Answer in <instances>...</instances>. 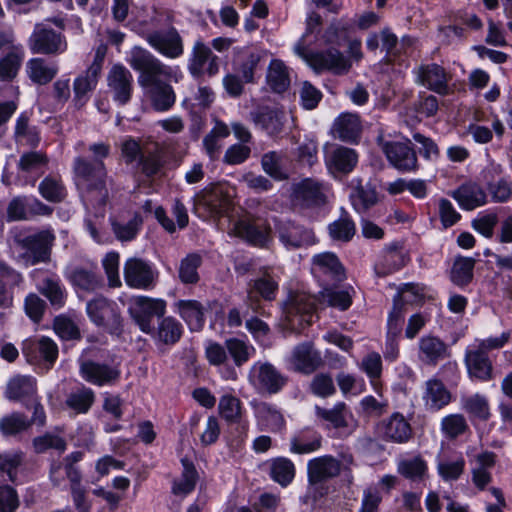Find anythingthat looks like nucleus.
Segmentation results:
<instances>
[{
    "instance_id": "nucleus-22",
    "label": "nucleus",
    "mask_w": 512,
    "mask_h": 512,
    "mask_svg": "<svg viewBox=\"0 0 512 512\" xmlns=\"http://www.w3.org/2000/svg\"><path fill=\"white\" fill-rule=\"evenodd\" d=\"M293 197L307 208H319L326 204V195L319 182L313 178H304L293 184Z\"/></svg>"
},
{
    "instance_id": "nucleus-7",
    "label": "nucleus",
    "mask_w": 512,
    "mask_h": 512,
    "mask_svg": "<svg viewBox=\"0 0 512 512\" xmlns=\"http://www.w3.org/2000/svg\"><path fill=\"white\" fill-rule=\"evenodd\" d=\"M274 229L279 242L288 250L309 247L316 242L312 229L290 219H275Z\"/></svg>"
},
{
    "instance_id": "nucleus-18",
    "label": "nucleus",
    "mask_w": 512,
    "mask_h": 512,
    "mask_svg": "<svg viewBox=\"0 0 512 512\" xmlns=\"http://www.w3.org/2000/svg\"><path fill=\"white\" fill-rule=\"evenodd\" d=\"M22 353L30 363L44 361L53 365L58 358V346L49 337L29 339L23 342Z\"/></svg>"
},
{
    "instance_id": "nucleus-30",
    "label": "nucleus",
    "mask_w": 512,
    "mask_h": 512,
    "mask_svg": "<svg viewBox=\"0 0 512 512\" xmlns=\"http://www.w3.org/2000/svg\"><path fill=\"white\" fill-rule=\"evenodd\" d=\"M184 334V327L180 321L173 316H163L160 318L157 327L149 333L156 344L174 346Z\"/></svg>"
},
{
    "instance_id": "nucleus-40",
    "label": "nucleus",
    "mask_w": 512,
    "mask_h": 512,
    "mask_svg": "<svg viewBox=\"0 0 512 512\" xmlns=\"http://www.w3.org/2000/svg\"><path fill=\"white\" fill-rule=\"evenodd\" d=\"M313 264L318 270L330 277L335 283H340L346 278V272L338 256L333 252H323L313 256Z\"/></svg>"
},
{
    "instance_id": "nucleus-13",
    "label": "nucleus",
    "mask_w": 512,
    "mask_h": 512,
    "mask_svg": "<svg viewBox=\"0 0 512 512\" xmlns=\"http://www.w3.org/2000/svg\"><path fill=\"white\" fill-rule=\"evenodd\" d=\"M145 40L150 47L166 58L177 59L184 54L183 39L174 26L164 31H152L146 35Z\"/></svg>"
},
{
    "instance_id": "nucleus-47",
    "label": "nucleus",
    "mask_w": 512,
    "mask_h": 512,
    "mask_svg": "<svg viewBox=\"0 0 512 512\" xmlns=\"http://www.w3.org/2000/svg\"><path fill=\"white\" fill-rule=\"evenodd\" d=\"M420 352L430 364H437L449 356L446 343L436 336H424L419 341Z\"/></svg>"
},
{
    "instance_id": "nucleus-27",
    "label": "nucleus",
    "mask_w": 512,
    "mask_h": 512,
    "mask_svg": "<svg viewBox=\"0 0 512 512\" xmlns=\"http://www.w3.org/2000/svg\"><path fill=\"white\" fill-rule=\"evenodd\" d=\"M257 382L262 393L275 395L288 384L289 377L282 374L272 363L265 362L258 368Z\"/></svg>"
},
{
    "instance_id": "nucleus-20",
    "label": "nucleus",
    "mask_w": 512,
    "mask_h": 512,
    "mask_svg": "<svg viewBox=\"0 0 512 512\" xmlns=\"http://www.w3.org/2000/svg\"><path fill=\"white\" fill-rule=\"evenodd\" d=\"M173 311L186 323L191 332H200L206 323V309L195 299H180L173 304Z\"/></svg>"
},
{
    "instance_id": "nucleus-37",
    "label": "nucleus",
    "mask_w": 512,
    "mask_h": 512,
    "mask_svg": "<svg viewBox=\"0 0 512 512\" xmlns=\"http://www.w3.org/2000/svg\"><path fill=\"white\" fill-rule=\"evenodd\" d=\"M315 415L326 429H343L348 426V406L345 402L339 401L332 408H324L315 405Z\"/></svg>"
},
{
    "instance_id": "nucleus-36",
    "label": "nucleus",
    "mask_w": 512,
    "mask_h": 512,
    "mask_svg": "<svg viewBox=\"0 0 512 512\" xmlns=\"http://www.w3.org/2000/svg\"><path fill=\"white\" fill-rule=\"evenodd\" d=\"M322 435L313 427H304L290 440V452L303 455L318 451L322 446Z\"/></svg>"
},
{
    "instance_id": "nucleus-1",
    "label": "nucleus",
    "mask_w": 512,
    "mask_h": 512,
    "mask_svg": "<svg viewBox=\"0 0 512 512\" xmlns=\"http://www.w3.org/2000/svg\"><path fill=\"white\" fill-rule=\"evenodd\" d=\"M90 321L111 336H121L124 332V319L119 305L112 299L97 295L86 304Z\"/></svg>"
},
{
    "instance_id": "nucleus-3",
    "label": "nucleus",
    "mask_w": 512,
    "mask_h": 512,
    "mask_svg": "<svg viewBox=\"0 0 512 512\" xmlns=\"http://www.w3.org/2000/svg\"><path fill=\"white\" fill-rule=\"evenodd\" d=\"M139 73L138 83L147 93L156 112H167L175 104L176 94L167 81L159 79L145 69H133Z\"/></svg>"
},
{
    "instance_id": "nucleus-28",
    "label": "nucleus",
    "mask_w": 512,
    "mask_h": 512,
    "mask_svg": "<svg viewBox=\"0 0 512 512\" xmlns=\"http://www.w3.org/2000/svg\"><path fill=\"white\" fill-rule=\"evenodd\" d=\"M465 365L471 379L487 382L493 378L492 361L483 349L467 351Z\"/></svg>"
},
{
    "instance_id": "nucleus-15",
    "label": "nucleus",
    "mask_w": 512,
    "mask_h": 512,
    "mask_svg": "<svg viewBox=\"0 0 512 512\" xmlns=\"http://www.w3.org/2000/svg\"><path fill=\"white\" fill-rule=\"evenodd\" d=\"M234 229L236 235L251 247L268 248L273 240L272 228L266 220L261 223L239 220Z\"/></svg>"
},
{
    "instance_id": "nucleus-9",
    "label": "nucleus",
    "mask_w": 512,
    "mask_h": 512,
    "mask_svg": "<svg viewBox=\"0 0 512 512\" xmlns=\"http://www.w3.org/2000/svg\"><path fill=\"white\" fill-rule=\"evenodd\" d=\"M305 59L317 74L328 71L341 76L347 74L352 67L350 59L336 47L309 53Z\"/></svg>"
},
{
    "instance_id": "nucleus-49",
    "label": "nucleus",
    "mask_w": 512,
    "mask_h": 512,
    "mask_svg": "<svg viewBox=\"0 0 512 512\" xmlns=\"http://www.w3.org/2000/svg\"><path fill=\"white\" fill-rule=\"evenodd\" d=\"M39 291L55 309L62 308L66 303L67 293L58 277L45 278L39 286Z\"/></svg>"
},
{
    "instance_id": "nucleus-43",
    "label": "nucleus",
    "mask_w": 512,
    "mask_h": 512,
    "mask_svg": "<svg viewBox=\"0 0 512 512\" xmlns=\"http://www.w3.org/2000/svg\"><path fill=\"white\" fill-rule=\"evenodd\" d=\"M403 243L394 241L387 245L383 251L380 267L383 274H391L406 266L409 259L403 252Z\"/></svg>"
},
{
    "instance_id": "nucleus-17",
    "label": "nucleus",
    "mask_w": 512,
    "mask_h": 512,
    "mask_svg": "<svg viewBox=\"0 0 512 512\" xmlns=\"http://www.w3.org/2000/svg\"><path fill=\"white\" fill-rule=\"evenodd\" d=\"M291 364L293 371L310 375L323 364L321 353L314 348V344L305 341L296 345L292 351Z\"/></svg>"
},
{
    "instance_id": "nucleus-38",
    "label": "nucleus",
    "mask_w": 512,
    "mask_h": 512,
    "mask_svg": "<svg viewBox=\"0 0 512 512\" xmlns=\"http://www.w3.org/2000/svg\"><path fill=\"white\" fill-rule=\"evenodd\" d=\"M423 399L427 410L437 412L451 402L452 395L441 380L434 378L426 382Z\"/></svg>"
},
{
    "instance_id": "nucleus-48",
    "label": "nucleus",
    "mask_w": 512,
    "mask_h": 512,
    "mask_svg": "<svg viewBox=\"0 0 512 512\" xmlns=\"http://www.w3.org/2000/svg\"><path fill=\"white\" fill-rule=\"evenodd\" d=\"M251 290L260 299L272 302L276 299L279 292V280L268 271H265L261 276L252 281Z\"/></svg>"
},
{
    "instance_id": "nucleus-44",
    "label": "nucleus",
    "mask_w": 512,
    "mask_h": 512,
    "mask_svg": "<svg viewBox=\"0 0 512 512\" xmlns=\"http://www.w3.org/2000/svg\"><path fill=\"white\" fill-rule=\"evenodd\" d=\"M353 31L354 28L351 20L349 18L342 17L339 20L330 23L325 30L324 39L328 45L339 49L349 42Z\"/></svg>"
},
{
    "instance_id": "nucleus-58",
    "label": "nucleus",
    "mask_w": 512,
    "mask_h": 512,
    "mask_svg": "<svg viewBox=\"0 0 512 512\" xmlns=\"http://www.w3.org/2000/svg\"><path fill=\"white\" fill-rule=\"evenodd\" d=\"M339 139L344 142L356 143L360 137V124L356 116L341 114L335 123Z\"/></svg>"
},
{
    "instance_id": "nucleus-62",
    "label": "nucleus",
    "mask_w": 512,
    "mask_h": 512,
    "mask_svg": "<svg viewBox=\"0 0 512 512\" xmlns=\"http://www.w3.org/2000/svg\"><path fill=\"white\" fill-rule=\"evenodd\" d=\"M463 409L468 413L470 419L487 421L491 415L487 398L478 393L463 400Z\"/></svg>"
},
{
    "instance_id": "nucleus-60",
    "label": "nucleus",
    "mask_w": 512,
    "mask_h": 512,
    "mask_svg": "<svg viewBox=\"0 0 512 512\" xmlns=\"http://www.w3.org/2000/svg\"><path fill=\"white\" fill-rule=\"evenodd\" d=\"M361 370L369 378L374 391L376 393H380L381 384L379 379L381 378L383 371V364L380 354L378 352L368 353L362 359Z\"/></svg>"
},
{
    "instance_id": "nucleus-54",
    "label": "nucleus",
    "mask_w": 512,
    "mask_h": 512,
    "mask_svg": "<svg viewBox=\"0 0 512 512\" xmlns=\"http://www.w3.org/2000/svg\"><path fill=\"white\" fill-rule=\"evenodd\" d=\"M95 402L94 391L86 386L71 392L66 400V406L77 414H86L89 412Z\"/></svg>"
},
{
    "instance_id": "nucleus-32",
    "label": "nucleus",
    "mask_w": 512,
    "mask_h": 512,
    "mask_svg": "<svg viewBox=\"0 0 512 512\" xmlns=\"http://www.w3.org/2000/svg\"><path fill=\"white\" fill-rule=\"evenodd\" d=\"M49 164L46 153L41 151L24 152L17 163L18 172L29 174L30 179L26 183L35 185L36 181L45 173Z\"/></svg>"
},
{
    "instance_id": "nucleus-59",
    "label": "nucleus",
    "mask_w": 512,
    "mask_h": 512,
    "mask_svg": "<svg viewBox=\"0 0 512 512\" xmlns=\"http://www.w3.org/2000/svg\"><path fill=\"white\" fill-rule=\"evenodd\" d=\"M70 281L74 286L84 291H95L103 285V279L100 275L83 267H77L72 271Z\"/></svg>"
},
{
    "instance_id": "nucleus-11",
    "label": "nucleus",
    "mask_w": 512,
    "mask_h": 512,
    "mask_svg": "<svg viewBox=\"0 0 512 512\" xmlns=\"http://www.w3.org/2000/svg\"><path fill=\"white\" fill-rule=\"evenodd\" d=\"M80 377L92 385L103 387L116 384L121 377L118 365H110L95 359H84L79 363Z\"/></svg>"
},
{
    "instance_id": "nucleus-41",
    "label": "nucleus",
    "mask_w": 512,
    "mask_h": 512,
    "mask_svg": "<svg viewBox=\"0 0 512 512\" xmlns=\"http://www.w3.org/2000/svg\"><path fill=\"white\" fill-rule=\"evenodd\" d=\"M268 475L272 481L281 487L289 486L295 478L296 468L293 461L287 457L279 456L267 461Z\"/></svg>"
},
{
    "instance_id": "nucleus-39",
    "label": "nucleus",
    "mask_w": 512,
    "mask_h": 512,
    "mask_svg": "<svg viewBox=\"0 0 512 512\" xmlns=\"http://www.w3.org/2000/svg\"><path fill=\"white\" fill-rule=\"evenodd\" d=\"M282 309L288 320L299 316V322L308 321L314 313L313 303L294 291L289 292L282 304Z\"/></svg>"
},
{
    "instance_id": "nucleus-52",
    "label": "nucleus",
    "mask_w": 512,
    "mask_h": 512,
    "mask_svg": "<svg viewBox=\"0 0 512 512\" xmlns=\"http://www.w3.org/2000/svg\"><path fill=\"white\" fill-rule=\"evenodd\" d=\"M39 194L50 203H60L67 196V190L60 178L47 175L38 186Z\"/></svg>"
},
{
    "instance_id": "nucleus-34",
    "label": "nucleus",
    "mask_w": 512,
    "mask_h": 512,
    "mask_svg": "<svg viewBox=\"0 0 512 512\" xmlns=\"http://www.w3.org/2000/svg\"><path fill=\"white\" fill-rule=\"evenodd\" d=\"M420 83L439 95L448 94V79L445 69L436 63L422 65L419 68Z\"/></svg>"
},
{
    "instance_id": "nucleus-16",
    "label": "nucleus",
    "mask_w": 512,
    "mask_h": 512,
    "mask_svg": "<svg viewBox=\"0 0 512 512\" xmlns=\"http://www.w3.org/2000/svg\"><path fill=\"white\" fill-rule=\"evenodd\" d=\"M359 155L353 148L335 145L325 154V164L334 176H347L353 172L358 163Z\"/></svg>"
},
{
    "instance_id": "nucleus-2",
    "label": "nucleus",
    "mask_w": 512,
    "mask_h": 512,
    "mask_svg": "<svg viewBox=\"0 0 512 512\" xmlns=\"http://www.w3.org/2000/svg\"><path fill=\"white\" fill-rule=\"evenodd\" d=\"M128 63L132 69H145L168 83L171 81L179 83L184 78L183 72L178 65H166L149 50L140 46H134L131 49Z\"/></svg>"
},
{
    "instance_id": "nucleus-33",
    "label": "nucleus",
    "mask_w": 512,
    "mask_h": 512,
    "mask_svg": "<svg viewBox=\"0 0 512 512\" xmlns=\"http://www.w3.org/2000/svg\"><path fill=\"white\" fill-rule=\"evenodd\" d=\"M251 404L258 423L265 426L266 430L278 433L285 428V418L275 404L264 401Z\"/></svg>"
},
{
    "instance_id": "nucleus-55",
    "label": "nucleus",
    "mask_w": 512,
    "mask_h": 512,
    "mask_svg": "<svg viewBox=\"0 0 512 512\" xmlns=\"http://www.w3.org/2000/svg\"><path fill=\"white\" fill-rule=\"evenodd\" d=\"M202 265V257L198 253L187 254L180 262L178 276L186 285L196 284L200 280L198 269Z\"/></svg>"
},
{
    "instance_id": "nucleus-35",
    "label": "nucleus",
    "mask_w": 512,
    "mask_h": 512,
    "mask_svg": "<svg viewBox=\"0 0 512 512\" xmlns=\"http://www.w3.org/2000/svg\"><path fill=\"white\" fill-rule=\"evenodd\" d=\"M255 125L260 126L270 135H277L284 125V113L278 108L268 105L258 106L251 112Z\"/></svg>"
},
{
    "instance_id": "nucleus-6",
    "label": "nucleus",
    "mask_w": 512,
    "mask_h": 512,
    "mask_svg": "<svg viewBox=\"0 0 512 512\" xmlns=\"http://www.w3.org/2000/svg\"><path fill=\"white\" fill-rule=\"evenodd\" d=\"M187 70L195 80L202 79L205 75L212 78L220 71V58L202 39L195 41L187 60Z\"/></svg>"
},
{
    "instance_id": "nucleus-57",
    "label": "nucleus",
    "mask_w": 512,
    "mask_h": 512,
    "mask_svg": "<svg viewBox=\"0 0 512 512\" xmlns=\"http://www.w3.org/2000/svg\"><path fill=\"white\" fill-rule=\"evenodd\" d=\"M58 70L48 66L43 58H32L27 62V73L31 81L38 85H45L52 81Z\"/></svg>"
},
{
    "instance_id": "nucleus-19",
    "label": "nucleus",
    "mask_w": 512,
    "mask_h": 512,
    "mask_svg": "<svg viewBox=\"0 0 512 512\" xmlns=\"http://www.w3.org/2000/svg\"><path fill=\"white\" fill-rule=\"evenodd\" d=\"M340 471V461L332 455L319 456L307 463V478L310 485L324 483L338 476Z\"/></svg>"
},
{
    "instance_id": "nucleus-53",
    "label": "nucleus",
    "mask_w": 512,
    "mask_h": 512,
    "mask_svg": "<svg viewBox=\"0 0 512 512\" xmlns=\"http://www.w3.org/2000/svg\"><path fill=\"white\" fill-rule=\"evenodd\" d=\"M218 410L226 423L235 422L237 419L247 416L242 401L232 394H224L220 397Z\"/></svg>"
},
{
    "instance_id": "nucleus-14",
    "label": "nucleus",
    "mask_w": 512,
    "mask_h": 512,
    "mask_svg": "<svg viewBox=\"0 0 512 512\" xmlns=\"http://www.w3.org/2000/svg\"><path fill=\"white\" fill-rule=\"evenodd\" d=\"M54 240V234L48 230L26 236L22 241V247L27 261L31 265L49 261Z\"/></svg>"
},
{
    "instance_id": "nucleus-46",
    "label": "nucleus",
    "mask_w": 512,
    "mask_h": 512,
    "mask_svg": "<svg viewBox=\"0 0 512 512\" xmlns=\"http://www.w3.org/2000/svg\"><path fill=\"white\" fill-rule=\"evenodd\" d=\"M350 202L357 213H366L378 202L376 188L371 184L358 185L350 194Z\"/></svg>"
},
{
    "instance_id": "nucleus-45",
    "label": "nucleus",
    "mask_w": 512,
    "mask_h": 512,
    "mask_svg": "<svg viewBox=\"0 0 512 512\" xmlns=\"http://www.w3.org/2000/svg\"><path fill=\"white\" fill-rule=\"evenodd\" d=\"M474 268V258L457 256L450 271L451 282L460 288L468 286L473 280Z\"/></svg>"
},
{
    "instance_id": "nucleus-42",
    "label": "nucleus",
    "mask_w": 512,
    "mask_h": 512,
    "mask_svg": "<svg viewBox=\"0 0 512 512\" xmlns=\"http://www.w3.org/2000/svg\"><path fill=\"white\" fill-rule=\"evenodd\" d=\"M24 60L23 47H12L0 57V81L12 82L18 75Z\"/></svg>"
},
{
    "instance_id": "nucleus-24",
    "label": "nucleus",
    "mask_w": 512,
    "mask_h": 512,
    "mask_svg": "<svg viewBox=\"0 0 512 512\" xmlns=\"http://www.w3.org/2000/svg\"><path fill=\"white\" fill-rule=\"evenodd\" d=\"M182 471L179 478L171 483V493L175 496L186 497L193 493L200 480L199 471L194 461L188 456L180 458Z\"/></svg>"
},
{
    "instance_id": "nucleus-4",
    "label": "nucleus",
    "mask_w": 512,
    "mask_h": 512,
    "mask_svg": "<svg viewBox=\"0 0 512 512\" xmlns=\"http://www.w3.org/2000/svg\"><path fill=\"white\" fill-rule=\"evenodd\" d=\"M74 173L79 185L84 187L87 193L107 194V168L104 161L78 156L74 160Z\"/></svg>"
},
{
    "instance_id": "nucleus-26",
    "label": "nucleus",
    "mask_w": 512,
    "mask_h": 512,
    "mask_svg": "<svg viewBox=\"0 0 512 512\" xmlns=\"http://www.w3.org/2000/svg\"><path fill=\"white\" fill-rule=\"evenodd\" d=\"M32 111H22L15 122L14 141L17 145L37 149L41 142V131L37 125H30Z\"/></svg>"
},
{
    "instance_id": "nucleus-56",
    "label": "nucleus",
    "mask_w": 512,
    "mask_h": 512,
    "mask_svg": "<svg viewBox=\"0 0 512 512\" xmlns=\"http://www.w3.org/2000/svg\"><path fill=\"white\" fill-rule=\"evenodd\" d=\"M165 165L166 161L158 150L141 155L137 162L139 172L149 180L154 179L164 169Z\"/></svg>"
},
{
    "instance_id": "nucleus-10",
    "label": "nucleus",
    "mask_w": 512,
    "mask_h": 512,
    "mask_svg": "<svg viewBox=\"0 0 512 512\" xmlns=\"http://www.w3.org/2000/svg\"><path fill=\"white\" fill-rule=\"evenodd\" d=\"M123 274L128 287L150 290L155 286L159 272L150 261L133 257L126 260Z\"/></svg>"
},
{
    "instance_id": "nucleus-29",
    "label": "nucleus",
    "mask_w": 512,
    "mask_h": 512,
    "mask_svg": "<svg viewBox=\"0 0 512 512\" xmlns=\"http://www.w3.org/2000/svg\"><path fill=\"white\" fill-rule=\"evenodd\" d=\"M381 428L384 438L394 443H407L413 436L411 424L400 412H394L384 419Z\"/></svg>"
},
{
    "instance_id": "nucleus-50",
    "label": "nucleus",
    "mask_w": 512,
    "mask_h": 512,
    "mask_svg": "<svg viewBox=\"0 0 512 512\" xmlns=\"http://www.w3.org/2000/svg\"><path fill=\"white\" fill-rule=\"evenodd\" d=\"M350 291L354 292L351 286L345 289H339L327 285L322 288L321 295L328 306L340 311H347L353 304Z\"/></svg>"
},
{
    "instance_id": "nucleus-8",
    "label": "nucleus",
    "mask_w": 512,
    "mask_h": 512,
    "mask_svg": "<svg viewBox=\"0 0 512 512\" xmlns=\"http://www.w3.org/2000/svg\"><path fill=\"white\" fill-rule=\"evenodd\" d=\"M166 301L163 299H154L148 296H138L129 306V313L139 329L149 334L153 331L154 317L161 318L166 313Z\"/></svg>"
},
{
    "instance_id": "nucleus-64",
    "label": "nucleus",
    "mask_w": 512,
    "mask_h": 512,
    "mask_svg": "<svg viewBox=\"0 0 512 512\" xmlns=\"http://www.w3.org/2000/svg\"><path fill=\"white\" fill-rule=\"evenodd\" d=\"M30 425L31 421L24 414L13 412L2 417L0 431L4 436H14L28 429Z\"/></svg>"
},
{
    "instance_id": "nucleus-31",
    "label": "nucleus",
    "mask_w": 512,
    "mask_h": 512,
    "mask_svg": "<svg viewBox=\"0 0 512 512\" xmlns=\"http://www.w3.org/2000/svg\"><path fill=\"white\" fill-rule=\"evenodd\" d=\"M101 70V63L95 60L87 68L84 74H81L75 78L73 83V91L76 105L82 106L87 102L88 93L92 92L98 84Z\"/></svg>"
},
{
    "instance_id": "nucleus-61",
    "label": "nucleus",
    "mask_w": 512,
    "mask_h": 512,
    "mask_svg": "<svg viewBox=\"0 0 512 512\" xmlns=\"http://www.w3.org/2000/svg\"><path fill=\"white\" fill-rule=\"evenodd\" d=\"M266 79L273 93L282 94L290 86L289 73L282 61H277L270 67Z\"/></svg>"
},
{
    "instance_id": "nucleus-51",
    "label": "nucleus",
    "mask_w": 512,
    "mask_h": 512,
    "mask_svg": "<svg viewBox=\"0 0 512 512\" xmlns=\"http://www.w3.org/2000/svg\"><path fill=\"white\" fill-rule=\"evenodd\" d=\"M356 232V226L348 212L342 208L341 216L328 225V233L335 241L349 242Z\"/></svg>"
},
{
    "instance_id": "nucleus-23",
    "label": "nucleus",
    "mask_w": 512,
    "mask_h": 512,
    "mask_svg": "<svg viewBox=\"0 0 512 512\" xmlns=\"http://www.w3.org/2000/svg\"><path fill=\"white\" fill-rule=\"evenodd\" d=\"M36 391L37 381L33 376L17 375L9 380L4 394L12 402H20L28 406L34 401Z\"/></svg>"
},
{
    "instance_id": "nucleus-12",
    "label": "nucleus",
    "mask_w": 512,
    "mask_h": 512,
    "mask_svg": "<svg viewBox=\"0 0 512 512\" xmlns=\"http://www.w3.org/2000/svg\"><path fill=\"white\" fill-rule=\"evenodd\" d=\"M29 47L33 54L53 55L66 50L65 36L51 27L37 24L29 38Z\"/></svg>"
},
{
    "instance_id": "nucleus-25",
    "label": "nucleus",
    "mask_w": 512,
    "mask_h": 512,
    "mask_svg": "<svg viewBox=\"0 0 512 512\" xmlns=\"http://www.w3.org/2000/svg\"><path fill=\"white\" fill-rule=\"evenodd\" d=\"M450 196L464 211L474 210L487 203L485 190L474 182L462 183L457 189L450 193Z\"/></svg>"
},
{
    "instance_id": "nucleus-5",
    "label": "nucleus",
    "mask_w": 512,
    "mask_h": 512,
    "mask_svg": "<svg viewBox=\"0 0 512 512\" xmlns=\"http://www.w3.org/2000/svg\"><path fill=\"white\" fill-rule=\"evenodd\" d=\"M382 151L389 165L402 174L415 173L420 168L416 147L408 138H404V141H386Z\"/></svg>"
},
{
    "instance_id": "nucleus-63",
    "label": "nucleus",
    "mask_w": 512,
    "mask_h": 512,
    "mask_svg": "<svg viewBox=\"0 0 512 512\" xmlns=\"http://www.w3.org/2000/svg\"><path fill=\"white\" fill-rule=\"evenodd\" d=\"M228 446L236 451L241 450L246 442L249 431L247 416L237 419L235 422H228Z\"/></svg>"
},
{
    "instance_id": "nucleus-21",
    "label": "nucleus",
    "mask_w": 512,
    "mask_h": 512,
    "mask_svg": "<svg viewBox=\"0 0 512 512\" xmlns=\"http://www.w3.org/2000/svg\"><path fill=\"white\" fill-rule=\"evenodd\" d=\"M108 86L113 92V99L118 105H126L132 97V75L121 64L114 65L108 75Z\"/></svg>"
}]
</instances>
